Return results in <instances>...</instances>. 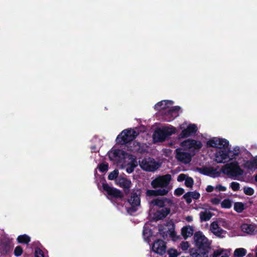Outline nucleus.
Here are the masks:
<instances>
[{"mask_svg":"<svg viewBox=\"0 0 257 257\" xmlns=\"http://www.w3.org/2000/svg\"><path fill=\"white\" fill-rule=\"evenodd\" d=\"M171 209L170 207H165L160 210H158L155 214L156 220H162L164 219L170 213Z\"/></svg>","mask_w":257,"mask_h":257,"instance_id":"nucleus-20","label":"nucleus"},{"mask_svg":"<svg viewBox=\"0 0 257 257\" xmlns=\"http://www.w3.org/2000/svg\"><path fill=\"white\" fill-rule=\"evenodd\" d=\"M215 189L218 191H225L226 190V188L220 184H218L216 186Z\"/></svg>","mask_w":257,"mask_h":257,"instance_id":"nucleus-49","label":"nucleus"},{"mask_svg":"<svg viewBox=\"0 0 257 257\" xmlns=\"http://www.w3.org/2000/svg\"><path fill=\"white\" fill-rule=\"evenodd\" d=\"M234 209L237 213H241L245 209L244 205L242 202H235L234 204Z\"/></svg>","mask_w":257,"mask_h":257,"instance_id":"nucleus-30","label":"nucleus"},{"mask_svg":"<svg viewBox=\"0 0 257 257\" xmlns=\"http://www.w3.org/2000/svg\"><path fill=\"white\" fill-rule=\"evenodd\" d=\"M240 154V149L239 147L238 146H236L234 148L233 151V154L234 156H237Z\"/></svg>","mask_w":257,"mask_h":257,"instance_id":"nucleus-50","label":"nucleus"},{"mask_svg":"<svg viewBox=\"0 0 257 257\" xmlns=\"http://www.w3.org/2000/svg\"><path fill=\"white\" fill-rule=\"evenodd\" d=\"M176 132V128L174 126L159 128L156 130L153 135L154 141L155 142H163Z\"/></svg>","mask_w":257,"mask_h":257,"instance_id":"nucleus-3","label":"nucleus"},{"mask_svg":"<svg viewBox=\"0 0 257 257\" xmlns=\"http://www.w3.org/2000/svg\"><path fill=\"white\" fill-rule=\"evenodd\" d=\"M180 246L183 250H186L189 247V244L188 241H183L180 244Z\"/></svg>","mask_w":257,"mask_h":257,"instance_id":"nucleus-45","label":"nucleus"},{"mask_svg":"<svg viewBox=\"0 0 257 257\" xmlns=\"http://www.w3.org/2000/svg\"><path fill=\"white\" fill-rule=\"evenodd\" d=\"M201 222L207 221L210 219L212 214L210 212L202 211L199 214Z\"/></svg>","mask_w":257,"mask_h":257,"instance_id":"nucleus-27","label":"nucleus"},{"mask_svg":"<svg viewBox=\"0 0 257 257\" xmlns=\"http://www.w3.org/2000/svg\"><path fill=\"white\" fill-rule=\"evenodd\" d=\"M183 146L189 149L199 150L202 147V144L200 141H197L193 139H188L182 143Z\"/></svg>","mask_w":257,"mask_h":257,"instance_id":"nucleus-18","label":"nucleus"},{"mask_svg":"<svg viewBox=\"0 0 257 257\" xmlns=\"http://www.w3.org/2000/svg\"><path fill=\"white\" fill-rule=\"evenodd\" d=\"M210 229L212 233L218 237H220L221 234L225 232L223 229L219 227L217 221H213L211 223Z\"/></svg>","mask_w":257,"mask_h":257,"instance_id":"nucleus-21","label":"nucleus"},{"mask_svg":"<svg viewBox=\"0 0 257 257\" xmlns=\"http://www.w3.org/2000/svg\"><path fill=\"white\" fill-rule=\"evenodd\" d=\"M127 147L128 151L134 153L143 154L146 151L144 146L142 145L141 143L136 141H133L129 143L127 145Z\"/></svg>","mask_w":257,"mask_h":257,"instance_id":"nucleus-17","label":"nucleus"},{"mask_svg":"<svg viewBox=\"0 0 257 257\" xmlns=\"http://www.w3.org/2000/svg\"><path fill=\"white\" fill-rule=\"evenodd\" d=\"M13 247V239L1 235V255L10 257Z\"/></svg>","mask_w":257,"mask_h":257,"instance_id":"nucleus-7","label":"nucleus"},{"mask_svg":"<svg viewBox=\"0 0 257 257\" xmlns=\"http://www.w3.org/2000/svg\"><path fill=\"white\" fill-rule=\"evenodd\" d=\"M176 153V158L179 161L184 164H188L191 162L192 156L189 153L182 151L180 149H177Z\"/></svg>","mask_w":257,"mask_h":257,"instance_id":"nucleus-14","label":"nucleus"},{"mask_svg":"<svg viewBox=\"0 0 257 257\" xmlns=\"http://www.w3.org/2000/svg\"><path fill=\"white\" fill-rule=\"evenodd\" d=\"M191 198L194 199H198L200 197V194L199 193L196 191H190Z\"/></svg>","mask_w":257,"mask_h":257,"instance_id":"nucleus-44","label":"nucleus"},{"mask_svg":"<svg viewBox=\"0 0 257 257\" xmlns=\"http://www.w3.org/2000/svg\"><path fill=\"white\" fill-rule=\"evenodd\" d=\"M230 187L231 188L233 191H237L239 190L240 185L237 182H232L231 183Z\"/></svg>","mask_w":257,"mask_h":257,"instance_id":"nucleus-40","label":"nucleus"},{"mask_svg":"<svg viewBox=\"0 0 257 257\" xmlns=\"http://www.w3.org/2000/svg\"><path fill=\"white\" fill-rule=\"evenodd\" d=\"M254 180L257 182V174L254 176Z\"/></svg>","mask_w":257,"mask_h":257,"instance_id":"nucleus-57","label":"nucleus"},{"mask_svg":"<svg viewBox=\"0 0 257 257\" xmlns=\"http://www.w3.org/2000/svg\"><path fill=\"white\" fill-rule=\"evenodd\" d=\"M146 196L148 197H157L158 196L157 190H147Z\"/></svg>","mask_w":257,"mask_h":257,"instance_id":"nucleus-36","label":"nucleus"},{"mask_svg":"<svg viewBox=\"0 0 257 257\" xmlns=\"http://www.w3.org/2000/svg\"><path fill=\"white\" fill-rule=\"evenodd\" d=\"M35 257H44L43 251L40 248H36L35 250Z\"/></svg>","mask_w":257,"mask_h":257,"instance_id":"nucleus-39","label":"nucleus"},{"mask_svg":"<svg viewBox=\"0 0 257 257\" xmlns=\"http://www.w3.org/2000/svg\"><path fill=\"white\" fill-rule=\"evenodd\" d=\"M207 147L219 148L216 152L215 161L218 163H225L229 158L228 153L230 152L229 142L225 139L213 138L207 142Z\"/></svg>","mask_w":257,"mask_h":257,"instance_id":"nucleus-1","label":"nucleus"},{"mask_svg":"<svg viewBox=\"0 0 257 257\" xmlns=\"http://www.w3.org/2000/svg\"><path fill=\"white\" fill-rule=\"evenodd\" d=\"M197 131V127L195 124H189L186 128L183 130L178 135L179 139L188 138L195 134Z\"/></svg>","mask_w":257,"mask_h":257,"instance_id":"nucleus-13","label":"nucleus"},{"mask_svg":"<svg viewBox=\"0 0 257 257\" xmlns=\"http://www.w3.org/2000/svg\"><path fill=\"white\" fill-rule=\"evenodd\" d=\"M141 194L140 189H134L132 190L130 196L127 199V202L131 205V207L127 208L128 213L132 214L138 210V207L141 205Z\"/></svg>","mask_w":257,"mask_h":257,"instance_id":"nucleus-2","label":"nucleus"},{"mask_svg":"<svg viewBox=\"0 0 257 257\" xmlns=\"http://www.w3.org/2000/svg\"><path fill=\"white\" fill-rule=\"evenodd\" d=\"M128 165L130 166H132L134 168H135L138 166V163L135 158H133Z\"/></svg>","mask_w":257,"mask_h":257,"instance_id":"nucleus-46","label":"nucleus"},{"mask_svg":"<svg viewBox=\"0 0 257 257\" xmlns=\"http://www.w3.org/2000/svg\"><path fill=\"white\" fill-rule=\"evenodd\" d=\"M194 239L197 248L210 249V243L201 231L195 232Z\"/></svg>","mask_w":257,"mask_h":257,"instance_id":"nucleus-9","label":"nucleus"},{"mask_svg":"<svg viewBox=\"0 0 257 257\" xmlns=\"http://www.w3.org/2000/svg\"><path fill=\"white\" fill-rule=\"evenodd\" d=\"M115 181L116 184L123 189L125 194L127 195L130 191L131 181L127 178L122 177H118Z\"/></svg>","mask_w":257,"mask_h":257,"instance_id":"nucleus-15","label":"nucleus"},{"mask_svg":"<svg viewBox=\"0 0 257 257\" xmlns=\"http://www.w3.org/2000/svg\"><path fill=\"white\" fill-rule=\"evenodd\" d=\"M221 171L230 177H236L242 175L243 171L237 162L227 164L223 166Z\"/></svg>","mask_w":257,"mask_h":257,"instance_id":"nucleus-5","label":"nucleus"},{"mask_svg":"<svg viewBox=\"0 0 257 257\" xmlns=\"http://www.w3.org/2000/svg\"><path fill=\"white\" fill-rule=\"evenodd\" d=\"M194 184V180L192 178L188 177L185 180V185L188 188H192Z\"/></svg>","mask_w":257,"mask_h":257,"instance_id":"nucleus-35","label":"nucleus"},{"mask_svg":"<svg viewBox=\"0 0 257 257\" xmlns=\"http://www.w3.org/2000/svg\"><path fill=\"white\" fill-rule=\"evenodd\" d=\"M186 220L188 222H191L193 220V217L191 216H187L186 217Z\"/></svg>","mask_w":257,"mask_h":257,"instance_id":"nucleus-54","label":"nucleus"},{"mask_svg":"<svg viewBox=\"0 0 257 257\" xmlns=\"http://www.w3.org/2000/svg\"><path fill=\"white\" fill-rule=\"evenodd\" d=\"M138 134L134 130L127 129L122 131L116 139V141L119 145H127L133 142L137 137Z\"/></svg>","mask_w":257,"mask_h":257,"instance_id":"nucleus-4","label":"nucleus"},{"mask_svg":"<svg viewBox=\"0 0 257 257\" xmlns=\"http://www.w3.org/2000/svg\"><path fill=\"white\" fill-rule=\"evenodd\" d=\"M118 170L115 169L109 174L108 176V179L109 180H113L114 179L116 180V179L118 178Z\"/></svg>","mask_w":257,"mask_h":257,"instance_id":"nucleus-32","label":"nucleus"},{"mask_svg":"<svg viewBox=\"0 0 257 257\" xmlns=\"http://www.w3.org/2000/svg\"><path fill=\"white\" fill-rule=\"evenodd\" d=\"M187 178L186 175L184 174H180L178 177H177V181L178 182H182L184 180L185 181L186 179Z\"/></svg>","mask_w":257,"mask_h":257,"instance_id":"nucleus-47","label":"nucleus"},{"mask_svg":"<svg viewBox=\"0 0 257 257\" xmlns=\"http://www.w3.org/2000/svg\"><path fill=\"white\" fill-rule=\"evenodd\" d=\"M232 204L230 200L225 199L222 201L221 203V207L223 208L229 209L231 207Z\"/></svg>","mask_w":257,"mask_h":257,"instance_id":"nucleus-31","label":"nucleus"},{"mask_svg":"<svg viewBox=\"0 0 257 257\" xmlns=\"http://www.w3.org/2000/svg\"><path fill=\"white\" fill-rule=\"evenodd\" d=\"M145 233H146V230H143V234H144V235H145Z\"/></svg>","mask_w":257,"mask_h":257,"instance_id":"nucleus-58","label":"nucleus"},{"mask_svg":"<svg viewBox=\"0 0 257 257\" xmlns=\"http://www.w3.org/2000/svg\"><path fill=\"white\" fill-rule=\"evenodd\" d=\"M199 171L201 174L207 176L211 174H219V173L218 172L216 169L212 167H203L200 168L199 169Z\"/></svg>","mask_w":257,"mask_h":257,"instance_id":"nucleus-25","label":"nucleus"},{"mask_svg":"<svg viewBox=\"0 0 257 257\" xmlns=\"http://www.w3.org/2000/svg\"><path fill=\"white\" fill-rule=\"evenodd\" d=\"M173 101L169 100H164L158 102L155 105L156 110L166 109L169 106L172 105Z\"/></svg>","mask_w":257,"mask_h":257,"instance_id":"nucleus-24","label":"nucleus"},{"mask_svg":"<svg viewBox=\"0 0 257 257\" xmlns=\"http://www.w3.org/2000/svg\"><path fill=\"white\" fill-rule=\"evenodd\" d=\"M151 203L154 206H156L159 208H164L167 205L171 206L173 204V202L170 199L164 197L162 199H154L151 201Z\"/></svg>","mask_w":257,"mask_h":257,"instance_id":"nucleus-16","label":"nucleus"},{"mask_svg":"<svg viewBox=\"0 0 257 257\" xmlns=\"http://www.w3.org/2000/svg\"><path fill=\"white\" fill-rule=\"evenodd\" d=\"M139 165L143 170L149 172H154L161 167V164L150 157L143 159L139 161Z\"/></svg>","mask_w":257,"mask_h":257,"instance_id":"nucleus-6","label":"nucleus"},{"mask_svg":"<svg viewBox=\"0 0 257 257\" xmlns=\"http://www.w3.org/2000/svg\"><path fill=\"white\" fill-rule=\"evenodd\" d=\"M23 252V249L22 247V246L19 245L16 247L15 250H14V255L17 256H21Z\"/></svg>","mask_w":257,"mask_h":257,"instance_id":"nucleus-34","label":"nucleus"},{"mask_svg":"<svg viewBox=\"0 0 257 257\" xmlns=\"http://www.w3.org/2000/svg\"><path fill=\"white\" fill-rule=\"evenodd\" d=\"M96 149V148L95 146H92L91 147V150L92 152H95Z\"/></svg>","mask_w":257,"mask_h":257,"instance_id":"nucleus-55","label":"nucleus"},{"mask_svg":"<svg viewBox=\"0 0 257 257\" xmlns=\"http://www.w3.org/2000/svg\"><path fill=\"white\" fill-rule=\"evenodd\" d=\"M179 106H175L172 108L167 110L163 115V119L167 122H170L173 120L179 115V111L180 109Z\"/></svg>","mask_w":257,"mask_h":257,"instance_id":"nucleus-11","label":"nucleus"},{"mask_svg":"<svg viewBox=\"0 0 257 257\" xmlns=\"http://www.w3.org/2000/svg\"><path fill=\"white\" fill-rule=\"evenodd\" d=\"M173 251L171 250H169L168 251V254L169 255V257H177L178 252L175 249L173 250Z\"/></svg>","mask_w":257,"mask_h":257,"instance_id":"nucleus-48","label":"nucleus"},{"mask_svg":"<svg viewBox=\"0 0 257 257\" xmlns=\"http://www.w3.org/2000/svg\"><path fill=\"white\" fill-rule=\"evenodd\" d=\"M209 249L200 248H192L190 253L192 257H208Z\"/></svg>","mask_w":257,"mask_h":257,"instance_id":"nucleus-19","label":"nucleus"},{"mask_svg":"<svg viewBox=\"0 0 257 257\" xmlns=\"http://www.w3.org/2000/svg\"><path fill=\"white\" fill-rule=\"evenodd\" d=\"M256 228V225L244 223L241 226L242 231L249 234H254Z\"/></svg>","mask_w":257,"mask_h":257,"instance_id":"nucleus-22","label":"nucleus"},{"mask_svg":"<svg viewBox=\"0 0 257 257\" xmlns=\"http://www.w3.org/2000/svg\"><path fill=\"white\" fill-rule=\"evenodd\" d=\"M214 188L211 185H208L206 188V191L207 192H211L213 191Z\"/></svg>","mask_w":257,"mask_h":257,"instance_id":"nucleus-52","label":"nucleus"},{"mask_svg":"<svg viewBox=\"0 0 257 257\" xmlns=\"http://www.w3.org/2000/svg\"><path fill=\"white\" fill-rule=\"evenodd\" d=\"M243 192L245 194L249 195V196L252 195L254 193V190L253 188H252L251 187H244L243 188Z\"/></svg>","mask_w":257,"mask_h":257,"instance_id":"nucleus-38","label":"nucleus"},{"mask_svg":"<svg viewBox=\"0 0 257 257\" xmlns=\"http://www.w3.org/2000/svg\"><path fill=\"white\" fill-rule=\"evenodd\" d=\"M166 247L165 242L161 239H159L154 241L152 249L155 253L162 255L166 253Z\"/></svg>","mask_w":257,"mask_h":257,"instance_id":"nucleus-12","label":"nucleus"},{"mask_svg":"<svg viewBox=\"0 0 257 257\" xmlns=\"http://www.w3.org/2000/svg\"><path fill=\"white\" fill-rule=\"evenodd\" d=\"M224 250L223 249H218L214 250V252L210 257H219L220 255L223 254Z\"/></svg>","mask_w":257,"mask_h":257,"instance_id":"nucleus-41","label":"nucleus"},{"mask_svg":"<svg viewBox=\"0 0 257 257\" xmlns=\"http://www.w3.org/2000/svg\"><path fill=\"white\" fill-rule=\"evenodd\" d=\"M185 192V190L183 188L181 187H178L174 191V194L176 196H179L182 195Z\"/></svg>","mask_w":257,"mask_h":257,"instance_id":"nucleus-43","label":"nucleus"},{"mask_svg":"<svg viewBox=\"0 0 257 257\" xmlns=\"http://www.w3.org/2000/svg\"><path fill=\"white\" fill-rule=\"evenodd\" d=\"M246 254V250L243 248H236L233 253L234 257H243Z\"/></svg>","mask_w":257,"mask_h":257,"instance_id":"nucleus-29","label":"nucleus"},{"mask_svg":"<svg viewBox=\"0 0 257 257\" xmlns=\"http://www.w3.org/2000/svg\"><path fill=\"white\" fill-rule=\"evenodd\" d=\"M183 198L185 200L188 204H190L192 202V198L190 195V192H188L185 193L183 196Z\"/></svg>","mask_w":257,"mask_h":257,"instance_id":"nucleus-42","label":"nucleus"},{"mask_svg":"<svg viewBox=\"0 0 257 257\" xmlns=\"http://www.w3.org/2000/svg\"><path fill=\"white\" fill-rule=\"evenodd\" d=\"M17 240L19 243L28 244L30 242L31 238L28 235L23 234L18 236Z\"/></svg>","mask_w":257,"mask_h":257,"instance_id":"nucleus-28","label":"nucleus"},{"mask_svg":"<svg viewBox=\"0 0 257 257\" xmlns=\"http://www.w3.org/2000/svg\"><path fill=\"white\" fill-rule=\"evenodd\" d=\"M102 188L107 195L115 199H122L123 197V193L119 190L110 187L107 183H102Z\"/></svg>","mask_w":257,"mask_h":257,"instance_id":"nucleus-10","label":"nucleus"},{"mask_svg":"<svg viewBox=\"0 0 257 257\" xmlns=\"http://www.w3.org/2000/svg\"><path fill=\"white\" fill-rule=\"evenodd\" d=\"M221 257H229L227 254H225L221 256Z\"/></svg>","mask_w":257,"mask_h":257,"instance_id":"nucleus-56","label":"nucleus"},{"mask_svg":"<svg viewBox=\"0 0 257 257\" xmlns=\"http://www.w3.org/2000/svg\"><path fill=\"white\" fill-rule=\"evenodd\" d=\"M193 227L190 225L184 226L181 229V234L185 239L191 237L193 235Z\"/></svg>","mask_w":257,"mask_h":257,"instance_id":"nucleus-23","label":"nucleus"},{"mask_svg":"<svg viewBox=\"0 0 257 257\" xmlns=\"http://www.w3.org/2000/svg\"><path fill=\"white\" fill-rule=\"evenodd\" d=\"M135 168L132 167V166H128L126 169V171L128 173H131L134 172Z\"/></svg>","mask_w":257,"mask_h":257,"instance_id":"nucleus-53","label":"nucleus"},{"mask_svg":"<svg viewBox=\"0 0 257 257\" xmlns=\"http://www.w3.org/2000/svg\"><path fill=\"white\" fill-rule=\"evenodd\" d=\"M171 179L172 176L170 174L160 175L152 181L151 185L152 188L155 189L167 187L170 184Z\"/></svg>","mask_w":257,"mask_h":257,"instance_id":"nucleus-8","label":"nucleus"},{"mask_svg":"<svg viewBox=\"0 0 257 257\" xmlns=\"http://www.w3.org/2000/svg\"><path fill=\"white\" fill-rule=\"evenodd\" d=\"M98 169L100 172L104 173L108 169V164L107 163H101L98 165Z\"/></svg>","mask_w":257,"mask_h":257,"instance_id":"nucleus-33","label":"nucleus"},{"mask_svg":"<svg viewBox=\"0 0 257 257\" xmlns=\"http://www.w3.org/2000/svg\"><path fill=\"white\" fill-rule=\"evenodd\" d=\"M220 202V200L217 197H215L211 199V202L214 205H218Z\"/></svg>","mask_w":257,"mask_h":257,"instance_id":"nucleus-51","label":"nucleus"},{"mask_svg":"<svg viewBox=\"0 0 257 257\" xmlns=\"http://www.w3.org/2000/svg\"><path fill=\"white\" fill-rule=\"evenodd\" d=\"M169 192V190L164 188L157 189L158 196H164L166 195Z\"/></svg>","mask_w":257,"mask_h":257,"instance_id":"nucleus-37","label":"nucleus"},{"mask_svg":"<svg viewBox=\"0 0 257 257\" xmlns=\"http://www.w3.org/2000/svg\"><path fill=\"white\" fill-rule=\"evenodd\" d=\"M244 167L250 170L257 169V156L252 160L247 161L244 164Z\"/></svg>","mask_w":257,"mask_h":257,"instance_id":"nucleus-26","label":"nucleus"}]
</instances>
